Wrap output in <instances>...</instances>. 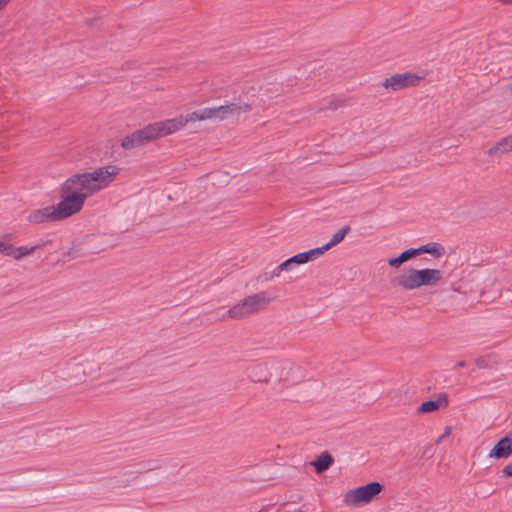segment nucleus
I'll use <instances>...</instances> for the list:
<instances>
[{
	"label": "nucleus",
	"mask_w": 512,
	"mask_h": 512,
	"mask_svg": "<svg viewBox=\"0 0 512 512\" xmlns=\"http://www.w3.org/2000/svg\"><path fill=\"white\" fill-rule=\"evenodd\" d=\"M118 173L117 166L106 165L91 172L72 175L61 186L59 203L34 210L29 214L28 220L33 223H43L65 219L78 213L85 200L107 188Z\"/></svg>",
	"instance_id": "obj_1"
},
{
	"label": "nucleus",
	"mask_w": 512,
	"mask_h": 512,
	"mask_svg": "<svg viewBox=\"0 0 512 512\" xmlns=\"http://www.w3.org/2000/svg\"><path fill=\"white\" fill-rule=\"evenodd\" d=\"M274 300L275 296L266 291L247 296L227 311V317L232 320L245 319L266 308Z\"/></svg>",
	"instance_id": "obj_2"
},
{
	"label": "nucleus",
	"mask_w": 512,
	"mask_h": 512,
	"mask_svg": "<svg viewBox=\"0 0 512 512\" xmlns=\"http://www.w3.org/2000/svg\"><path fill=\"white\" fill-rule=\"evenodd\" d=\"M384 486L377 482H370L363 486L349 489L343 495V504L350 508H360L370 504L383 491Z\"/></svg>",
	"instance_id": "obj_3"
},
{
	"label": "nucleus",
	"mask_w": 512,
	"mask_h": 512,
	"mask_svg": "<svg viewBox=\"0 0 512 512\" xmlns=\"http://www.w3.org/2000/svg\"><path fill=\"white\" fill-rule=\"evenodd\" d=\"M442 278V271L439 269H409L402 272L398 277V284L405 289H416L421 286H432Z\"/></svg>",
	"instance_id": "obj_4"
},
{
	"label": "nucleus",
	"mask_w": 512,
	"mask_h": 512,
	"mask_svg": "<svg viewBox=\"0 0 512 512\" xmlns=\"http://www.w3.org/2000/svg\"><path fill=\"white\" fill-rule=\"evenodd\" d=\"M466 251L459 245L453 243L441 244L439 242H428L418 248L407 249L399 254L401 257L419 256L421 254H431L433 256H444L461 254Z\"/></svg>",
	"instance_id": "obj_5"
},
{
	"label": "nucleus",
	"mask_w": 512,
	"mask_h": 512,
	"mask_svg": "<svg viewBox=\"0 0 512 512\" xmlns=\"http://www.w3.org/2000/svg\"><path fill=\"white\" fill-rule=\"evenodd\" d=\"M52 243L41 242L35 245L14 247L0 239V254L5 256H27L29 254H53Z\"/></svg>",
	"instance_id": "obj_6"
},
{
	"label": "nucleus",
	"mask_w": 512,
	"mask_h": 512,
	"mask_svg": "<svg viewBox=\"0 0 512 512\" xmlns=\"http://www.w3.org/2000/svg\"><path fill=\"white\" fill-rule=\"evenodd\" d=\"M252 104L248 102L228 103L214 108H206L208 120L224 121L232 117H237L242 113L251 110Z\"/></svg>",
	"instance_id": "obj_7"
},
{
	"label": "nucleus",
	"mask_w": 512,
	"mask_h": 512,
	"mask_svg": "<svg viewBox=\"0 0 512 512\" xmlns=\"http://www.w3.org/2000/svg\"><path fill=\"white\" fill-rule=\"evenodd\" d=\"M68 371L70 377L76 380H82L86 377L100 379L96 356L69 363Z\"/></svg>",
	"instance_id": "obj_8"
},
{
	"label": "nucleus",
	"mask_w": 512,
	"mask_h": 512,
	"mask_svg": "<svg viewBox=\"0 0 512 512\" xmlns=\"http://www.w3.org/2000/svg\"><path fill=\"white\" fill-rule=\"evenodd\" d=\"M156 139L157 137L154 128L152 124H149L144 128L125 136L121 142V146L123 149L130 150L144 146Z\"/></svg>",
	"instance_id": "obj_9"
},
{
	"label": "nucleus",
	"mask_w": 512,
	"mask_h": 512,
	"mask_svg": "<svg viewBox=\"0 0 512 512\" xmlns=\"http://www.w3.org/2000/svg\"><path fill=\"white\" fill-rule=\"evenodd\" d=\"M99 376L101 378H108L117 375L120 372V368L116 363V354L110 351L100 352L96 355Z\"/></svg>",
	"instance_id": "obj_10"
},
{
	"label": "nucleus",
	"mask_w": 512,
	"mask_h": 512,
	"mask_svg": "<svg viewBox=\"0 0 512 512\" xmlns=\"http://www.w3.org/2000/svg\"><path fill=\"white\" fill-rule=\"evenodd\" d=\"M157 139L173 134L185 127L184 116L152 123Z\"/></svg>",
	"instance_id": "obj_11"
},
{
	"label": "nucleus",
	"mask_w": 512,
	"mask_h": 512,
	"mask_svg": "<svg viewBox=\"0 0 512 512\" xmlns=\"http://www.w3.org/2000/svg\"><path fill=\"white\" fill-rule=\"evenodd\" d=\"M420 77L415 74H396L387 78L384 82L385 88H391L392 90H400L406 87L414 86L418 83Z\"/></svg>",
	"instance_id": "obj_12"
},
{
	"label": "nucleus",
	"mask_w": 512,
	"mask_h": 512,
	"mask_svg": "<svg viewBox=\"0 0 512 512\" xmlns=\"http://www.w3.org/2000/svg\"><path fill=\"white\" fill-rule=\"evenodd\" d=\"M512 455V432L501 438L489 451L490 459H506Z\"/></svg>",
	"instance_id": "obj_13"
},
{
	"label": "nucleus",
	"mask_w": 512,
	"mask_h": 512,
	"mask_svg": "<svg viewBox=\"0 0 512 512\" xmlns=\"http://www.w3.org/2000/svg\"><path fill=\"white\" fill-rule=\"evenodd\" d=\"M348 230H349V227L346 226V227L338 230L333 235L332 239L329 242H327L326 244H324V245H322L320 247H316V248L304 251V252H299L295 256H315L316 254H318V255L324 254L331 247H333L336 244L340 243L344 239V237L347 234Z\"/></svg>",
	"instance_id": "obj_14"
},
{
	"label": "nucleus",
	"mask_w": 512,
	"mask_h": 512,
	"mask_svg": "<svg viewBox=\"0 0 512 512\" xmlns=\"http://www.w3.org/2000/svg\"><path fill=\"white\" fill-rule=\"evenodd\" d=\"M448 399L446 395H440L434 400L423 402L417 409L418 413H432L439 409L446 408Z\"/></svg>",
	"instance_id": "obj_15"
},
{
	"label": "nucleus",
	"mask_w": 512,
	"mask_h": 512,
	"mask_svg": "<svg viewBox=\"0 0 512 512\" xmlns=\"http://www.w3.org/2000/svg\"><path fill=\"white\" fill-rule=\"evenodd\" d=\"M310 258H287L286 261L281 263L275 272L279 276L281 272H296L299 266L308 262Z\"/></svg>",
	"instance_id": "obj_16"
},
{
	"label": "nucleus",
	"mask_w": 512,
	"mask_h": 512,
	"mask_svg": "<svg viewBox=\"0 0 512 512\" xmlns=\"http://www.w3.org/2000/svg\"><path fill=\"white\" fill-rule=\"evenodd\" d=\"M512 151V135H509L498 141L488 150L489 155L503 154Z\"/></svg>",
	"instance_id": "obj_17"
},
{
	"label": "nucleus",
	"mask_w": 512,
	"mask_h": 512,
	"mask_svg": "<svg viewBox=\"0 0 512 512\" xmlns=\"http://www.w3.org/2000/svg\"><path fill=\"white\" fill-rule=\"evenodd\" d=\"M333 463V458L327 454L324 453L318 457V459L313 463L316 471L318 473H321L325 470H327Z\"/></svg>",
	"instance_id": "obj_18"
},
{
	"label": "nucleus",
	"mask_w": 512,
	"mask_h": 512,
	"mask_svg": "<svg viewBox=\"0 0 512 512\" xmlns=\"http://www.w3.org/2000/svg\"><path fill=\"white\" fill-rule=\"evenodd\" d=\"M184 120H185V126L189 122L208 120L207 109L204 108V109L189 113L188 115L184 116Z\"/></svg>",
	"instance_id": "obj_19"
},
{
	"label": "nucleus",
	"mask_w": 512,
	"mask_h": 512,
	"mask_svg": "<svg viewBox=\"0 0 512 512\" xmlns=\"http://www.w3.org/2000/svg\"><path fill=\"white\" fill-rule=\"evenodd\" d=\"M453 428L451 426H446L443 430V433L436 439V444H440L446 438L450 437L452 434Z\"/></svg>",
	"instance_id": "obj_20"
},
{
	"label": "nucleus",
	"mask_w": 512,
	"mask_h": 512,
	"mask_svg": "<svg viewBox=\"0 0 512 512\" xmlns=\"http://www.w3.org/2000/svg\"><path fill=\"white\" fill-rule=\"evenodd\" d=\"M409 258H391L389 264L394 267L400 266L403 262L408 260Z\"/></svg>",
	"instance_id": "obj_21"
},
{
	"label": "nucleus",
	"mask_w": 512,
	"mask_h": 512,
	"mask_svg": "<svg viewBox=\"0 0 512 512\" xmlns=\"http://www.w3.org/2000/svg\"><path fill=\"white\" fill-rule=\"evenodd\" d=\"M502 473L505 475V476H508V477H512V462L507 464L503 470H502Z\"/></svg>",
	"instance_id": "obj_22"
},
{
	"label": "nucleus",
	"mask_w": 512,
	"mask_h": 512,
	"mask_svg": "<svg viewBox=\"0 0 512 512\" xmlns=\"http://www.w3.org/2000/svg\"><path fill=\"white\" fill-rule=\"evenodd\" d=\"M11 0H0V11L3 10Z\"/></svg>",
	"instance_id": "obj_23"
},
{
	"label": "nucleus",
	"mask_w": 512,
	"mask_h": 512,
	"mask_svg": "<svg viewBox=\"0 0 512 512\" xmlns=\"http://www.w3.org/2000/svg\"><path fill=\"white\" fill-rule=\"evenodd\" d=\"M261 90L263 91L262 95H265L269 92L268 88H262Z\"/></svg>",
	"instance_id": "obj_24"
},
{
	"label": "nucleus",
	"mask_w": 512,
	"mask_h": 512,
	"mask_svg": "<svg viewBox=\"0 0 512 512\" xmlns=\"http://www.w3.org/2000/svg\"><path fill=\"white\" fill-rule=\"evenodd\" d=\"M338 105L330 104L329 108L336 109Z\"/></svg>",
	"instance_id": "obj_25"
},
{
	"label": "nucleus",
	"mask_w": 512,
	"mask_h": 512,
	"mask_svg": "<svg viewBox=\"0 0 512 512\" xmlns=\"http://www.w3.org/2000/svg\"><path fill=\"white\" fill-rule=\"evenodd\" d=\"M458 366H460V367H464V366H465V363H464V362H459V363H458Z\"/></svg>",
	"instance_id": "obj_26"
},
{
	"label": "nucleus",
	"mask_w": 512,
	"mask_h": 512,
	"mask_svg": "<svg viewBox=\"0 0 512 512\" xmlns=\"http://www.w3.org/2000/svg\"><path fill=\"white\" fill-rule=\"evenodd\" d=\"M509 91H510V93L512 95V84L509 86Z\"/></svg>",
	"instance_id": "obj_27"
}]
</instances>
